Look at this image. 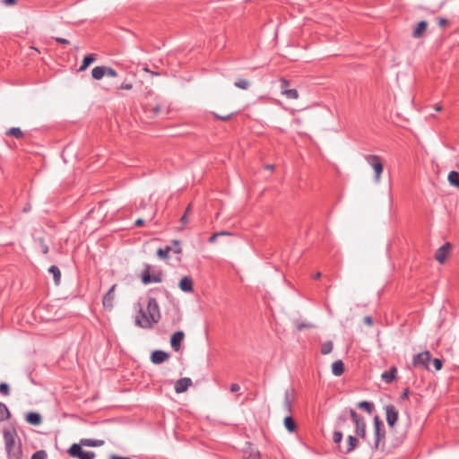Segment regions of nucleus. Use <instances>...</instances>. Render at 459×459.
Masks as SVG:
<instances>
[{
    "mask_svg": "<svg viewBox=\"0 0 459 459\" xmlns=\"http://www.w3.org/2000/svg\"><path fill=\"white\" fill-rule=\"evenodd\" d=\"M146 310L148 315L141 310V316H136V324L143 328L151 327L152 325L158 322L160 317V308L156 299H148Z\"/></svg>",
    "mask_w": 459,
    "mask_h": 459,
    "instance_id": "obj_1",
    "label": "nucleus"
},
{
    "mask_svg": "<svg viewBox=\"0 0 459 459\" xmlns=\"http://www.w3.org/2000/svg\"><path fill=\"white\" fill-rule=\"evenodd\" d=\"M4 438L9 459H21L22 449L20 445L16 446L17 434L15 430L5 429L4 431Z\"/></svg>",
    "mask_w": 459,
    "mask_h": 459,
    "instance_id": "obj_2",
    "label": "nucleus"
},
{
    "mask_svg": "<svg viewBox=\"0 0 459 459\" xmlns=\"http://www.w3.org/2000/svg\"><path fill=\"white\" fill-rule=\"evenodd\" d=\"M162 279L163 274L160 270L156 269L148 264H144V269L141 273V280L144 285L161 282Z\"/></svg>",
    "mask_w": 459,
    "mask_h": 459,
    "instance_id": "obj_3",
    "label": "nucleus"
},
{
    "mask_svg": "<svg viewBox=\"0 0 459 459\" xmlns=\"http://www.w3.org/2000/svg\"><path fill=\"white\" fill-rule=\"evenodd\" d=\"M367 163L374 170V181L378 184L380 182L381 174L384 169L382 158L378 155L375 154H367L364 156Z\"/></svg>",
    "mask_w": 459,
    "mask_h": 459,
    "instance_id": "obj_4",
    "label": "nucleus"
},
{
    "mask_svg": "<svg viewBox=\"0 0 459 459\" xmlns=\"http://www.w3.org/2000/svg\"><path fill=\"white\" fill-rule=\"evenodd\" d=\"M431 355L429 351H424L414 356L412 359V365L415 368H422L424 369H429V361Z\"/></svg>",
    "mask_w": 459,
    "mask_h": 459,
    "instance_id": "obj_5",
    "label": "nucleus"
},
{
    "mask_svg": "<svg viewBox=\"0 0 459 459\" xmlns=\"http://www.w3.org/2000/svg\"><path fill=\"white\" fill-rule=\"evenodd\" d=\"M68 454L72 457H78L80 459H93L95 455L91 451H83L80 445L74 444L68 450Z\"/></svg>",
    "mask_w": 459,
    "mask_h": 459,
    "instance_id": "obj_6",
    "label": "nucleus"
},
{
    "mask_svg": "<svg viewBox=\"0 0 459 459\" xmlns=\"http://www.w3.org/2000/svg\"><path fill=\"white\" fill-rule=\"evenodd\" d=\"M351 417L356 425V432L361 437H365L366 424L361 417H359L355 411H350Z\"/></svg>",
    "mask_w": 459,
    "mask_h": 459,
    "instance_id": "obj_7",
    "label": "nucleus"
},
{
    "mask_svg": "<svg viewBox=\"0 0 459 459\" xmlns=\"http://www.w3.org/2000/svg\"><path fill=\"white\" fill-rule=\"evenodd\" d=\"M193 382L189 377H183L178 379L175 384V392L177 394H181L186 392L191 385Z\"/></svg>",
    "mask_w": 459,
    "mask_h": 459,
    "instance_id": "obj_8",
    "label": "nucleus"
},
{
    "mask_svg": "<svg viewBox=\"0 0 459 459\" xmlns=\"http://www.w3.org/2000/svg\"><path fill=\"white\" fill-rule=\"evenodd\" d=\"M386 421L390 427H394L398 420V412L394 405H387L385 407Z\"/></svg>",
    "mask_w": 459,
    "mask_h": 459,
    "instance_id": "obj_9",
    "label": "nucleus"
},
{
    "mask_svg": "<svg viewBox=\"0 0 459 459\" xmlns=\"http://www.w3.org/2000/svg\"><path fill=\"white\" fill-rule=\"evenodd\" d=\"M169 358V354L163 351H160V350L154 351L151 354V360L154 364L162 363V362L166 361Z\"/></svg>",
    "mask_w": 459,
    "mask_h": 459,
    "instance_id": "obj_10",
    "label": "nucleus"
},
{
    "mask_svg": "<svg viewBox=\"0 0 459 459\" xmlns=\"http://www.w3.org/2000/svg\"><path fill=\"white\" fill-rule=\"evenodd\" d=\"M451 248L450 243H446L441 246L436 252L435 258L440 263L443 264L446 260V254L448 250Z\"/></svg>",
    "mask_w": 459,
    "mask_h": 459,
    "instance_id": "obj_11",
    "label": "nucleus"
},
{
    "mask_svg": "<svg viewBox=\"0 0 459 459\" xmlns=\"http://www.w3.org/2000/svg\"><path fill=\"white\" fill-rule=\"evenodd\" d=\"M288 82L287 81H281V92L282 94L290 100H296L299 97L298 91L295 89H287Z\"/></svg>",
    "mask_w": 459,
    "mask_h": 459,
    "instance_id": "obj_12",
    "label": "nucleus"
},
{
    "mask_svg": "<svg viewBox=\"0 0 459 459\" xmlns=\"http://www.w3.org/2000/svg\"><path fill=\"white\" fill-rule=\"evenodd\" d=\"M116 289V284L112 285L108 292L105 294L102 299L103 306L105 307H112L113 300H114V290Z\"/></svg>",
    "mask_w": 459,
    "mask_h": 459,
    "instance_id": "obj_13",
    "label": "nucleus"
},
{
    "mask_svg": "<svg viewBox=\"0 0 459 459\" xmlns=\"http://www.w3.org/2000/svg\"><path fill=\"white\" fill-rule=\"evenodd\" d=\"M180 290L184 292H191L193 290V281L188 276H184L178 284Z\"/></svg>",
    "mask_w": 459,
    "mask_h": 459,
    "instance_id": "obj_14",
    "label": "nucleus"
},
{
    "mask_svg": "<svg viewBox=\"0 0 459 459\" xmlns=\"http://www.w3.org/2000/svg\"><path fill=\"white\" fill-rule=\"evenodd\" d=\"M397 369L392 367L390 370L382 373L381 378L387 384L392 383L396 378Z\"/></svg>",
    "mask_w": 459,
    "mask_h": 459,
    "instance_id": "obj_15",
    "label": "nucleus"
},
{
    "mask_svg": "<svg viewBox=\"0 0 459 459\" xmlns=\"http://www.w3.org/2000/svg\"><path fill=\"white\" fill-rule=\"evenodd\" d=\"M428 27V22L426 21H420L418 22L417 26L415 27L412 36L415 39H419L423 35V32L426 30Z\"/></svg>",
    "mask_w": 459,
    "mask_h": 459,
    "instance_id": "obj_16",
    "label": "nucleus"
},
{
    "mask_svg": "<svg viewBox=\"0 0 459 459\" xmlns=\"http://www.w3.org/2000/svg\"><path fill=\"white\" fill-rule=\"evenodd\" d=\"M343 372H344V364H343V362L341 359L335 360L332 364V373L334 376L339 377V376L342 375Z\"/></svg>",
    "mask_w": 459,
    "mask_h": 459,
    "instance_id": "obj_17",
    "label": "nucleus"
},
{
    "mask_svg": "<svg viewBox=\"0 0 459 459\" xmlns=\"http://www.w3.org/2000/svg\"><path fill=\"white\" fill-rule=\"evenodd\" d=\"M293 325L298 331H303L305 329H311L316 326L313 323H311L309 321H299L298 319L293 321Z\"/></svg>",
    "mask_w": 459,
    "mask_h": 459,
    "instance_id": "obj_18",
    "label": "nucleus"
},
{
    "mask_svg": "<svg viewBox=\"0 0 459 459\" xmlns=\"http://www.w3.org/2000/svg\"><path fill=\"white\" fill-rule=\"evenodd\" d=\"M26 420L31 425L38 426L41 423L42 419L41 416L37 412H29L26 415Z\"/></svg>",
    "mask_w": 459,
    "mask_h": 459,
    "instance_id": "obj_19",
    "label": "nucleus"
},
{
    "mask_svg": "<svg viewBox=\"0 0 459 459\" xmlns=\"http://www.w3.org/2000/svg\"><path fill=\"white\" fill-rule=\"evenodd\" d=\"M283 424H284V427L286 428V429L290 433L295 432L297 429L296 422H295L294 419L290 416H287L284 418Z\"/></svg>",
    "mask_w": 459,
    "mask_h": 459,
    "instance_id": "obj_20",
    "label": "nucleus"
},
{
    "mask_svg": "<svg viewBox=\"0 0 459 459\" xmlns=\"http://www.w3.org/2000/svg\"><path fill=\"white\" fill-rule=\"evenodd\" d=\"M48 273L53 275L56 285H58L61 279V273L59 268L56 265H51L48 269Z\"/></svg>",
    "mask_w": 459,
    "mask_h": 459,
    "instance_id": "obj_21",
    "label": "nucleus"
},
{
    "mask_svg": "<svg viewBox=\"0 0 459 459\" xmlns=\"http://www.w3.org/2000/svg\"><path fill=\"white\" fill-rule=\"evenodd\" d=\"M447 179L451 186H456L459 189V172L455 170L451 171L448 174Z\"/></svg>",
    "mask_w": 459,
    "mask_h": 459,
    "instance_id": "obj_22",
    "label": "nucleus"
},
{
    "mask_svg": "<svg viewBox=\"0 0 459 459\" xmlns=\"http://www.w3.org/2000/svg\"><path fill=\"white\" fill-rule=\"evenodd\" d=\"M91 75L95 80H100L105 76V66H96L91 71Z\"/></svg>",
    "mask_w": 459,
    "mask_h": 459,
    "instance_id": "obj_23",
    "label": "nucleus"
},
{
    "mask_svg": "<svg viewBox=\"0 0 459 459\" xmlns=\"http://www.w3.org/2000/svg\"><path fill=\"white\" fill-rule=\"evenodd\" d=\"M184 336H185V333L183 331L175 332L170 338L169 344H180L184 339Z\"/></svg>",
    "mask_w": 459,
    "mask_h": 459,
    "instance_id": "obj_24",
    "label": "nucleus"
},
{
    "mask_svg": "<svg viewBox=\"0 0 459 459\" xmlns=\"http://www.w3.org/2000/svg\"><path fill=\"white\" fill-rule=\"evenodd\" d=\"M95 61V57L92 54L84 56L82 63L79 68V71L85 70L91 63Z\"/></svg>",
    "mask_w": 459,
    "mask_h": 459,
    "instance_id": "obj_25",
    "label": "nucleus"
},
{
    "mask_svg": "<svg viewBox=\"0 0 459 459\" xmlns=\"http://www.w3.org/2000/svg\"><path fill=\"white\" fill-rule=\"evenodd\" d=\"M172 250V247H166L164 248H159L157 250V256L161 260L169 259V253Z\"/></svg>",
    "mask_w": 459,
    "mask_h": 459,
    "instance_id": "obj_26",
    "label": "nucleus"
},
{
    "mask_svg": "<svg viewBox=\"0 0 459 459\" xmlns=\"http://www.w3.org/2000/svg\"><path fill=\"white\" fill-rule=\"evenodd\" d=\"M81 444L87 446H100L104 445L102 440L82 439Z\"/></svg>",
    "mask_w": 459,
    "mask_h": 459,
    "instance_id": "obj_27",
    "label": "nucleus"
},
{
    "mask_svg": "<svg viewBox=\"0 0 459 459\" xmlns=\"http://www.w3.org/2000/svg\"><path fill=\"white\" fill-rule=\"evenodd\" d=\"M6 134L19 139L23 134L19 127H12L6 132Z\"/></svg>",
    "mask_w": 459,
    "mask_h": 459,
    "instance_id": "obj_28",
    "label": "nucleus"
},
{
    "mask_svg": "<svg viewBox=\"0 0 459 459\" xmlns=\"http://www.w3.org/2000/svg\"><path fill=\"white\" fill-rule=\"evenodd\" d=\"M283 410L285 411H291V399H290V394L289 392H286L285 395H284Z\"/></svg>",
    "mask_w": 459,
    "mask_h": 459,
    "instance_id": "obj_29",
    "label": "nucleus"
},
{
    "mask_svg": "<svg viewBox=\"0 0 459 459\" xmlns=\"http://www.w3.org/2000/svg\"><path fill=\"white\" fill-rule=\"evenodd\" d=\"M234 85L239 89L247 90L249 87V82L246 79H238L234 82Z\"/></svg>",
    "mask_w": 459,
    "mask_h": 459,
    "instance_id": "obj_30",
    "label": "nucleus"
},
{
    "mask_svg": "<svg viewBox=\"0 0 459 459\" xmlns=\"http://www.w3.org/2000/svg\"><path fill=\"white\" fill-rule=\"evenodd\" d=\"M348 443H349V445H348V448L346 450V453L351 452L356 447L358 440L354 437L350 436L348 437Z\"/></svg>",
    "mask_w": 459,
    "mask_h": 459,
    "instance_id": "obj_31",
    "label": "nucleus"
},
{
    "mask_svg": "<svg viewBox=\"0 0 459 459\" xmlns=\"http://www.w3.org/2000/svg\"><path fill=\"white\" fill-rule=\"evenodd\" d=\"M358 407L359 409L367 411L368 413H371L373 410V404L366 401L359 403Z\"/></svg>",
    "mask_w": 459,
    "mask_h": 459,
    "instance_id": "obj_32",
    "label": "nucleus"
},
{
    "mask_svg": "<svg viewBox=\"0 0 459 459\" xmlns=\"http://www.w3.org/2000/svg\"><path fill=\"white\" fill-rule=\"evenodd\" d=\"M169 247H172V252L175 254H180L182 252L181 247H180V241L179 240H173L171 245Z\"/></svg>",
    "mask_w": 459,
    "mask_h": 459,
    "instance_id": "obj_33",
    "label": "nucleus"
},
{
    "mask_svg": "<svg viewBox=\"0 0 459 459\" xmlns=\"http://www.w3.org/2000/svg\"><path fill=\"white\" fill-rule=\"evenodd\" d=\"M9 411L6 406L4 403H0V420L7 419Z\"/></svg>",
    "mask_w": 459,
    "mask_h": 459,
    "instance_id": "obj_34",
    "label": "nucleus"
},
{
    "mask_svg": "<svg viewBox=\"0 0 459 459\" xmlns=\"http://www.w3.org/2000/svg\"><path fill=\"white\" fill-rule=\"evenodd\" d=\"M47 453L44 450H39L34 453L31 456V459H46Z\"/></svg>",
    "mask_w": 459,
    "mask_h": 459,
    "instance_id": "obj_35",
    "label": "nucleus"
},
{
    "mask_svg": "<svg viewBox=\"0 0 459 459\" xmlns=\"http://www.w3.org/2000/svg\"><path fill=\"white\" fill-rule=\"evenodd\" d=\"M105 75L108 77H116L117 75V73L112 67L105 66Z\"/></svg>",
    "mask_w": 459,
    "mask_h": 459,
    "instance_id": "obj_36",
    "label": "nucleus"
},
{
    "mask_svg": "<svg viewBox=\"0 0 459 459\" xmlns=\"http://www.w3.org/2000/svg\"><path fill=\"white\" fill-rule=\"evenodd\" d=\"M432 363L436 370H440L443 367L442 361L437 358L434 359Z\"/></svg>",
    "mask_w": 459,
    "mask_h": 459,
    "instance_id": "obj_37",
    "label": "nucleus"
},
{
    "mask_svg": "<svg viewBox=\"0 0 459 459\" xmlns=\"http://www.w3.org/2000/svg\"><path fill=\"white\" fill-rule=\"evenodd\" d=\"M0 393L7 395L9 394V386L5 383H0Z\"/></svg>",
    "mask_w": 459,
    "mask_h": 459,
    "instance_id": "obj_38",
    "label": "nucleus"
},
{
    "mask_svg": "<svg viewBox=\"0 0 459 459\" xmlns=\"http://www.w3.org/2000/svg\"><path fill=\"white\" fill-rule=\"evenodd\" d=\"M342 434L340 431H335L333 433V439L334 443H340L342 441Z\"/></svg>",
    "mask_w": 459,
    "mask_h": 459,
    "instance_id": "obj_39",
    "label": "nucleus"
},
{
    "mask_svg": "<svg viewBox=\"0 0 459 459\" xmlns=\"http://www.w3.org/2000/svg\"><path fill=\"white\" fill-rule=\"evenodd\" d=\"M233 115H234V113H230L228 115H225V116H220V115L215 114V117L218 119H220V120L228 121V120H230L233 117Z\"/></svg>",
    "mask_w": 459,
    "mask_h": 459,
    "instance_id": "obj_40",
    "label": "nucleus"
},
{
    "mask_svg": "<svg viewBox=\"0 0 459 459\" xmlns=\"http://www.w3.org/2000/svg\"><path fill=\"white\" fill-rule=\"evenodd\" d=\"M333 351V346H323L321 349V353L323 355H327Z\"/></svg>",
    "mask_w": 459,
    "mask_h": 459,
    "instance_id": "obj_41",
    "label": "nucleus"
},
{
    "mask_svg": "<svg viewBox=\"0 0 459 459\" xmlns=\"http://www.w3.org/2000/svg\"><path fill=\"white\" fill-rule=\"evenodd\" d=\"M55 40L56 42H58V43H61V44H64V45L69 44V40L66 39H64V38L56 37V38H55Z\"/></svg>",
    "mask_w": 459,
    "mask_h": 459,
    "instance_id": "obj_42",
    "label": "nucleus"
},
{
    "mask_svg": "<svg viewBox=\"0 0 459 459\" xmlns=\"http://www.w3.org/2000/svg\"><path fill=\"white\" fill-rule=\"evenodd\" d=\"M180 222L182 223L183 226L188 223L187 213H184L182 215V217L180 218Z\"/></svg>",
    "mask_w": 459,
    "mask_h": 459,
    "instance_id": "obj_43",
    "label": "nucleus"
},
{
    "mask_svg": "<svg viewBox=\"0 0 459 459\" xmlns=\"http://www.w3.org/2000/svg\"><path fill=\"white\" fill-rule=\"evenodd\" d=\"M364 323L369 326L373 325V319L370 316H367L364 317Z\"/></svg>",
    "mask_w": 459,
    "mask_h": 459,
    "instance_id": "obj_44",
    "label": "nucleus"
},
{
    "mask_svg": "<svg viewBox=\"0 0 459 459\" xmlns=\"http://www.w3.org/2000/svg\"><path fill=\"white\" fill-rule=\"evenodd\" d=\"M239 390H240V386H239V385H238V384H232V385H230V391H231L232 393L238 392Z\"/></svg>",
    "mask_w": 459,
    "mask_h": 459,
    "instance_id": "obj_45",
    "label": "nucleus"
},
{
    "mask_svg": "<svg viewBox=\"0 0 459 459\" xmlns=\"http://www.w3.org/2000/svg\"><path fill=\"white\" fill-rule=\"evenodd\" d=\"M133 85L131 83L124 82L120 85V89L122 90H131Z\"/></svg>",
    "mask_w": 459,
    "mask_h": 459,
    "instance_id": "obj_46",
    "label": "nucleus"
},
{
    "mask_svg": "<svg viewBox=\"0 0 459 459\" xmlns=\"http://www.w3.org/2000/svg\"><path fill=\"white\" fill-rule=\"evenodd\" d=\"M219 237V233H214L209 238V242L213 243L216 241L217 238Z\"/></svg>",
    "mask_w": 459,
    "mask_h": 459,
    "instance_id": "obj_47",
    "label": "nucleus"
},
{
    "mask_svg": "<svg viewBox=\"0 0 459 459\" xmlns=\"http://www.w3.org/2000/svg\"><path fill=\"white\" fill-rule=\"evenodd\" d=\"M40 242H41V247H42V252L43 254H47L48 252V247L43 243L42 239H40Z\"/></svg>",
    "mask_w": 459,
    "mask_h": 459,
    "instance_id": "obj_48",
    "label": "nucleus"
},
{
    "mask_svg": "<svg viewBox=\"0 0 459 459\" xmlns=\"http://www.w3.org/2000/svg\"><path fill=\"white\" fill-rule=\"evenodd\" d=\"M144 224V220L143 219H137L134 222V225L137 226V227H140V226H143Z\"/></svg>",
    "mask_w": 459,
    "mask_h": 459,
    "instance_id": "obj_49",
    "label": "nucleus"
},
{
    "mask_svg": "<svg viewBox=\"0 0 459 459\" xmlns=\"http://www.w3.org/2000/svg\"><path fill=\"white\" fill-rule=\"evenodd\" d=\"M447 23V21L444 18H440L439 21H438V25L439 26H445L446 24Z\"/></svg>",
    "mask_w": 459,
    "mask_h": 459,
    "instance_id": "obj_50",
    "label": "nucleus"
},
{
    "mask_svg": "<svg viewBox=\"0 0 459 459\" xmlns=\"http://www.w3.org/2000/svg\"><path fill=\"white\" fill-rule=\"evenodd\" d=\"M4 3L6 5H11V4H14L16 3V0H4Z\"/></svg>",
    "mask_w": 459,
    "mask_h": 459,
    "instance_id": "obj_51",
    "label": "nucleus"
},
{
    "mask_svg": "<svg viewBox=\"0 0 459 459\" xmlns=\"http://www.w3.org/2000/svg\"><path fill=\"white\" fill-rule=\"evenodd\" d=\"M160 108L159 106H156L154 108H153V113L154 115L158 114L160 112Z\"/></svg>",
    "mask_w": 459,
    "mask_h": 459,
    "instance_id": "obj_52",
    "label": "nucleus"
},
{
    "mask_svg": "<svg viewBox=\"0 0 459 459\" xmlns=\"http://www.w3.org/2000/svg\"><path fill=\"white\" fill-rule=\"evenodd\" d=\"M218 233H219V236L230 235V232H228V231H221V232H218Z\"/></svg>",
    "mask_w": 459,
    "mask_h": 459,
    "instance_id": "obj_53",
    "label": "nucleus"
},
{
    "mask_svg": "<svg viewBox=\"0 0 459 459\" xmlns=\"http://www.w3.org/2000/svg\"><path fill=\"white\" fill-rule=\"evenodd\" d=\"M190 210H191V204H189V205L186 207L185 213H188V212H190Z\"/></svg>",
    "mask_w": 459,
    "mask_h": 459,
    "instance_id": "obj_54",
    "label": "nucleus"
},
{
    "mask_svg": "<svg viewBox=\"0 0 459 459\" xmlns=\"http://www.w3.org/2000/svg\"><path fill=\"white\" fill-rule=\"evenodd\" d=\"M376 428H377V434L378 435V421H377V418H376Z\"/></svg>",
    "mask_w": 459,
    "mask_h": 459,
    "instance_id": "obj_55",
    "label": "nucleus"
},
{
    "mask_svg": "<svg viewBox=\"0 0 459 459\" xmlns=\"http://www.w3.org/2000/svg\"><path fill=\"white\" fill-rule=\"evenodd\" d=\"M265 168H266L267 169H273V165H272V164H268V165H266V167H265Z\"/></svg>",
    "mask_w": 459,
    "mask_h": 459,
    "instance_id": "obj_56",
    "label": "nucleus"
},
{
    "mask_svg": "<svg viewBox=\"0 0 459 459\" xmlns=\"http://www.w3.org/2000/svg\"><path fill=\"white\" fill-rule=\"evenodd\" d=\"M435 109H436L437 111H439V110H441V107H440V106H438V105H436Z\"/></svg>",
    "mask_w": 459,
    "mask_h": 459,
    "instance_id": "obj_57",
    "label": "nucleus"
},
{
    "mask_svg": "<svg viewBox=\"0 0 459 459\" xmlns=\"http://www.w3.org/2000/svg\"><path fill=\"white\" fill-rule=\"evenodd\" d=\"M321 276V273H317L315 276L316 279H318L319 277Z\"/></svg>",
    "mask_w": 459,
    "mask_h": 459,
    "instance_id": "obj_58",
    "label": "nucleus"
},
{
    "mask_svg": "<svg viewBox=\"0 0 459 459\" xmlns=\"http://www.w3.org/2000/svg\"><path fill=\"white\" fill-rule=\"evenodd\" d=\"M348 351L347 349H345L342 352H341L340 354H347Z\"/></svg>",
    "mask_w": 459,
    "mask_h": 459,
    "instance_id": "obj_59",
    "label": "nucleus"
},
{
    "mask_svg": "<svg viewBox=\"0 0 459 459\" xmlns=\"http://www.w3.org/2000/svg\"><path fill=\"white\" fill-rule=\"evenodd\" d=\"M407 394H408V392H407V391H405V392L403 393V397H406V396H407Z\"/></svg>",
    "mask_w": 459,
    "mask_h": 459,
    "instance_id": "obj_60",
    "label": "nucleus"
},
{
    "mask_svg": "<svg viewBox=\"0 0 459 459\" xmlns=\"http://www.w3.org/2000/svg\"><path fill=\"white\" fill-rule=\"evenodd\" d=\"M325 344L331 345V344H333V342H332L331 341H328V342H326Z\"/></svg>",
    "mask_w": 459,
    "mask_h": 459,
    "instance_id": "obj_61",
    "label": "nucleus"
},
{
    "mask_svg": "<svg viewBox=\"0 0 459 459\" xmlns=\"http://www.w3.org/2000/svg\"><path fill=\"white\" fill-rule=\"evenodd\" d=\"M29 210V207L24 208V212H27Z\"/></svg>",
    "mask_w": 459,
    "mask_h": 459,
    "instance_id": "obj_62",
    "label": "nucleus"
},
{
    "mask_svg": "<svg viewBox=\"0 0 459 459\" xmlns=\"http://www.w3.org/2000/svg\"><path fill=\"white\" fill-rule=\"evenodd\" d=\"M29 210V207L24 208V212H27Z\"/></svg>",
    "mask_w": 459,
    "mask_h": 459,
    "instance_id": "obj_63",
    "label": "nucleus"
}]
</instances>
